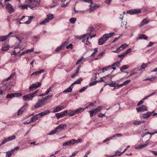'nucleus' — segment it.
<instances>
[{
    "label": "nucleus",
    "instance_id": "15",
    "mask_svg": "<svg viewBox=\"0 0 157 157\" xmlns=\"http://www.w3.org/2000/svg\"><path fill=\"white\" fill-rule=\"evenodd\" d=\"M136 110L137 112H144L145 111L147 110V107L144 105H143L141 107L136 108Z\"/></svg>",
    "mask_w": 157,
    "mask_h": 157
},
{
    "label": "nucleus",
    "instance_id": "64",
    "mask_svg": "<svg viewBox=\"0 0 157 157\" xmlns=\"http://www.w3.org/2000/svg\"><path fill=\"white\" fill-rule=\"evenodd\" d=\"M14 97H19L21 96L22 94L20 93H13Z\"/></svg>",
    "mask_w": 157,
    "mask_h": 157
},
{
    "label": "nucleus",
    "instance_id": "25",
    "mask_svg": "<svg viewBox=\"0 0 157 157\" xmlns=\"http://www.w3.org/2000/svg\"><path fill=\"white\" fill-rule=\"evenodd\" d=\"M73 88V87L72 86V85H71L69 87L67 88V89L64 90L63 91V92L66 93L71 92L72 91Z\"/></svg>",
    "mask_w": 157,
    "mask_h": 157
},
{
    "label": "nucleus",
    "instance_id": "8",
    "mask_svg": "<svg viewBox=\"0 0 157 157\" xmlns=\"http://www.w3.org/2000/svg\"><path fill=\"white\" fill-rule=\"evenodd\" d=\"M68 113V111L67 110H64L60 113H56L55 114L56 117L58 119L60 117H63L67 115Z\"/></svg>",
    "mask_w": 157,
    "mask_h": 157
},
{
    "label": "nucleus",
    "instance_id": "46",
    "mask_svg": "<svg viewBox=\"0 0 157 157\" xmlns=\"http://www.w3.org/2000/svg\"><path fill=\"white\" fill-rule=\"evenodd\" d=\"M122 136V135L121 133H117L113 135L112 137V138L115 137H121Z\"/></svg>",
    "mask_w": 157,
    "mask_h": 157
},
{
    "label": "nucleus",
    "instance_id": "4",
    "mask_svg": "<svg viewBox=\"0 0 157 157\" xmlns=\"http://www.w3.org/2000/svg\"><path fill=\"white\" fill-rule=\"evenodd\" d=\"M40 0H28V6L32 9L39 5Z\"/></svg>",
    "mask_w": 157,
    "mask_h": 157
},
{
    "label": "nucleus",
    "instance_id": "11",
    "mask_svg": "<svg viewBox=\"0 0 157 157\" xmlns=\"http://www.w3.org/2000/svg\"><path fill=\"white\" fill-rule=\"evenodd\" d=\"M141 12V11L140 9H132L131 10L127 11V13L130 14H134L140 13Z\"/></svg>",
    "mask_w": 157,
    "mask_h": 157
},
{
    "label": "nucleus",
    "instance_id": "12",
    "mask_svg": "<svg viewBox=\"0 0 157 157\" xmlns=\"http://www.w3.org/2000/svg\"><path fill=\"white\" fill-rule=\"evenodd\" d=\"M6 9L8 10V12L10 13H11L14 10V9L12 5L9 3H7L6 4Z\"/></svg>",
    "mask_w": 157,
    "mask_h": 157
},
{
    "label": "nucleus",
    "instance_id": "35",
    "mask_svg": "<svg viewBox=\"0 0 157 157\" xmlns=\"http://www.w3.org/2000/svg\"><path fill=\"white\" fill-rule=\"evenodd\" d=\"M13 153V150L12 149L10 151H8L6 153V156H7V157H10Z\"/></svg>",
    "mask_w": 157,
    "mask_h": 157
},
{
    "label": "nucleus",
    "instance_id": "31",
    "mask_svg": "<svg viewBox=\"0 0 157 157\" xmlns=\"http://www.w3.org/2000/svg\"><path fill=\"white\" fill-rule=\"evenodd\" d=\"M147 37L144 34L141 35L139 37V39H140L147 40Z\"/></svg>",
    "mask_w": 157,
    "mask_h": 157
},
{
    "label": "nucleus",
    "instance_id": "18",
    "mask_svg": "<svg viewBox=\"0 0 157 157\" xmlns=\"http://www.w3.org/2000/svg\"><path fill=\"white\" fill-rule=\"evenodd\" d=\"M64 109L63 106H58L55 109L52 111L53 113H56L60 111L62 109Z\"/></svg>",
    "mask_w": 157,
    "mask_h": 157
},
{
    "label": "nucleus",
    "instance_id": "60",
    "mask_svg": "<svg viewBox=\"0 0 157 157\" xmlns=\"http://www.w3.org/2000/svg\"><path fill=\"white\" fill-rule=\"evenodd\" d=\"M34 51V48H32L30 49H28L25 51L26 53H28L29 52H33Z\"/></svg>",
    "mask_w": 157,
    "mask_h": 157
},
{
    "label": "nucleus",
    "instance_id": "63",
    "mask_svg": "<svg viewBox=\"0 0 157 157\" xmlns=\"http://www.w3.org/2000/svg\"><path fill=\"white\" fill-rule=\"evenodd\" d=\"M66 48L67 49L70 48L71 49L73 48V44H70L66 46Z\"/></svg>",
    "mask_w": 157,
    "mask_h": 157
},
{
    "label": "nucleus",
    "instance_id": "27",
    "mask_svg": "<svg viewBox=\"0 0 157 157\" xmlns=\"http://www.w3.org/2000/svg\"><path fill=\"white\" fill-rule=\"evenodd\" d=\"M29 19L28 21L23 23L25 24H29L31 22L32 20L34 18V17L33 16H29Z\"/></svg>",
    "mask_w": 157,
    "mask_h": 157
},
{
    "label": "nucleus",
    "instance_id": "43",
    "mask_svg": "<svg viewBox=\"0 0 157 157\" xmlns=\"http://www.w3.org/2000/svg\"><path fill=\"white\" fill-rule=\"evenodd\" d=\"M155 94V92H154L152 94H149V95H148V96L145 97L143 99L144 100V101L145 100L147 99L148 98L154 95Z\"/></svg>",
    "mask_w": 157,
    "mask_h": 157
},
{
    "label": "nucleus",
    "instance_id": "6",
    "mask_svg": "<svg viewBox=\"0 0 157 157\" xmlns=\"http://www.w3.org/2000/svg\"><path fill=\"white\" fill-rule=\"evenodd\" d=\"M41 86L40 82H36L32 84L29 87V90L30 91L35 90Z\"/></svg>",
    "mask_w": 157,
    "mask_h": 157
},
{
    "label": "nucleus",
    "instance_id": "44",
    "mask_svg": "<svg viewBox=\"0 0 157 157\" xmlns=\"http://www.w3.org/2000/svg\"><path fill=\"white\" fill-rule=\"evenodd\" d=\"M129 67V66L128 65H125L122 66L121 67V68L120 69L121 70H122V69L123 70H126Z\"/></svg>",
    "mask_w": 157,
    "mask_h": 157
},
{
    "label": "nucleus",
    "instance_id": "36",
    "mask_svg": "<svg viewBox=\"0 0 157 157\" xmlns=\"http://www.w3.org/2000/svg\"><path fill=\"white\" fill-rule=\"evenodd\" d=\"M90 113V116L91 117L94 116L97 113L96 111H94V110H90L89 111Z\"/></svg>",
    "mask_w": 157,
    "mask_h": 157
},
{
    "label": "nucleus",
    "instance_id": "23",
    "mask_svg": "<svg viewBox=\"0 0 157 157\" xmlns=\"http://www.w3.org/2000/svg\"><path fill=\"white\" fill-rule=\"evenodd\" d=\"M54 18V15L52 14H49L47 15L46 19H47L48 21L49 22L52 20Z\"/></svg>",
    "mask_w": 157,
    "mask_h": 157
},
{
    "label": "nucleus",
    "instance_id": "38",
    "mask_svg": "<svg viewBox=\"0 0 157 157\" xmlns=\"http://www.w3.org/2000/svg\"><path fill=\"white\" fill-rule=\"evenodd\" d=\"M16 138V136L15 135H13L11 136H9V137L6 138L7 140L8 141H11L13 140H14Z\"/></svg>",
    "mask_w": 157,
    "mask_h": 157
},
{
    "label": "nucleus",
    "instance_id": "41",
    "mask_svg": "<svg viewBox=\"0 0 157 157\" xmlns=\"http://www.w3.org/2000/svg\"><path fill=\"white\" fill-rule=\"evenodd\" d=\"M14 97L13 93L11 94H8L7 95L6 98H12Z\"/></svg>",
    "mask_w": 157,
    "mask_h": 157
},
{
    "label": "nucleus",
    "instance_id": "33",
    "mask_svg": "<svg viewBox=\"0 0 157 157\" xmlns=\"http://www.w3.org/2000/svg\"><path fill=\"white\" fill-rule=\"evenodd\" d=\"M8 37L6 35L0 36V41L3 42L6 40Z\"/></svg>",
    "mask_w": 157,
    "mask_h": 157
},
{
    "label": "nucleus",
    "instance_id": "45",
    "mask_svg": "<svg viewBox=\"0 0 157 157\" xmlns=\"http://www.w3.org/2000/svg\"><path fill=\"white\" fill-rule=\"evenodd\" d=\"M103 107L102 106H100L96 108L94 110V111H96V113H98L100 110Z\"/></svg>",
    "mask_w": 157,
    "mask_h": 157
},
{
    "label": "nucleus",
    "instance_id": "50",
    "mask_svg": "<svg viewBox=\"0 0 157 157\" xmlns=\"http://www.w3.org/2000/svg\"><path fill=\"white\" fill-rule=\"evenodd\" d=\"M29 7L28 5V4L26 5H21L19 6V7L21 8L22 9H25Z\"/></svg>",
    "mask_w": 157,
    "mask_h": 157
},
{
    "label": "nucleus",
    "instance_id": "52",
    "mask_svg": "<svg viewBox=\"0 0 157 157\" xmlns=\"http://www.w3.org/2000/svg\"><path fill=\"white\" fill-rule=\"evenodd\" d=\"M87 86H86L84 87H82V89H81L79 91V92L80 93H81L85 91L87 88Z\"/></svg>",
    "mask_w": 157,
    "mask_h": 157
},
{
    "label": "nucleus",
    "instance_id": "54",
    "mask_svg": "<svg viewBox=\"0 0 157 157\" xmlns=\"http://www.w3.org/2000/svg\"><path fill=\"white\" fill-rule=\"evenodd\" d=\"M131 82V80L130 79H128L125 81L123 83L124 86L127 85L128 84Z\"/></svg>",
    "mask_w": 157,
    "mask_h": 157
},
{
    "label": "nucleus",
    "instance_id": "62",
    "mask_svg": "<svg viewBox=\"0 0 157 157\" xmlns=\"http://www.w3.org/2000/svg\"><path fill=\"white\" fill-rule=\"evenodd\" d=\"M13 33L12 32H10L8 35H6V36L8 38L9 36H11V37H14L15 36V35L13 34L12 35H11Z\"/></svg>",
    "mask_w": 157,
    "mask_h": 157
},
{
    "label": "nucleus",
    "instance_id": "40",
    "mask_svg": "<svg viewBox=\"0 0 157 157\" xmlns=\"http://www.w3.org/2000/svg\"><path fill=\"white\" fill-rule=\"evenodd\" d=\"M111 67L110 66H108L107 67H105L102 68V72L103 73L104 71V70L106 71L108 70V69H111Z\"/></svg>",
    "mask_w": 157,
    "mask_h": 157
},
{
    "label": "nucleus",
    "instance_id": "20",
    "mask_svg": "<svg viewBox=\"0 0 157 157\" xmlns=\"http://www.w3.org/2000/svg\"><path fill=\"white\" fill-rule=\"evenodd\" d=\"M151 116V113L150 112H148L147 113L142 115V117L144 119H147Z\"/></svg>",
    "mask_w": 157,
    "mask_h": 157
},
{
    "label": "nucleus",
    "instance_id": "51",
    "mask_svg": "<svg viewBox=\"0 0 157 157\" xmlns=\"http://www.w3.org/2000/svg\"><path fill=\"white\" fill-rule=\"evenodd\" d=\"M8 142V141L7 140V138H5L4 140H3L2 141L1 144H0V146L5 144V143H6V142Z\"/></svg>",
    "mask_w": 157,
    "mask_h": 157
},
{
    "label": "nucleus",
    "instance_id": "30",
    "mask_svg": "<svg viewBox=\"0 0 157 157\" xmlns=\"http://www.w3.org/2000/svg\"><path fill=\"white\" fill-rule=\"evenodd\" d=\"M138 71H139V68H138L135 69L131 72L130 74L131 75H133L137 73Z\"/></svg>",
    "mask_w": 157,
    "mask_h": 157
},
{
    "label": "nucleus",
    "instance_id": "9",
    "mask_svg": "<svg viewBox=\"0 0 157 157\" xmlns=\"http://www.w3.org/2000/svg\"><path fill=\"white\" fill-rule=\"evenodd\" d=\"M128 46V45L126 44H124L121 45L119 47L117 48V50L114 51V52L118 53L124 49Z\"/></svg>",
    "mask_w": 157,
    "mask_h": 157
},
{
    "label": "nucleus",
    "instance_id": "39",
    "mask_svg": "<svg viewBox=\"0 0 157 157\" xmlns=\"http://www.w3.org/2000/svg\"><path fill=\"white\" fill-rule=\"evenodd\" d=\"M76 21V18L72 17L70 18L69 20L71 24H74L75 23Z\"/></svg>",
    "mask_w": 157,
    "mask_h": 157
},
{
    "label": "nucleus",
    "instance_id": "26",
    "mask_svg": "<svg viewBox=\"0 0 157 157\" xmlns=\"http://www.w3.org/2000/svg\"><path fill=\"white\" fill-rule=\"evenodd\" d=\"M145 121H135L133 123V124L134 125H138L144 123Z\"/></svg>",
    "mask_w": 157,
    "mask_h": 157
},
{
    "label": "nucleus",
    "instance_id": "48",
    "mask_svg": "<svg viewBox=\"0 0 157 157\" xmlns=\"http://www.w3.org/2000/svg\"><path fill=\"white\" fill-rule=\"evenodd\" d=\"M56 132H58L57 131H56V129L53 130L51 132L49 133V135H53L54 134L56 133Z\"/></svg>",
    "mask_w": 157,
    "mask_h": 157
},
{
    "label": "nucleus",
    "instance_id": "1",
    "mask_svg": "<svg viewBox=\"0 0 157 157\" xmlns=\"http://www.w3.org/2000/svg\"><path fill=\"white\" fill-rule=\"evenodd\" d=\"M13 75V74H12L10 77L2 81L1 84L2 85V88L4 90L8 91L10 90L11 86L10 84V82H8V81L10 79L11 77Z\"/></svg>",
    "mask_w": 157,
    "mask_h": 157
},
{
    "label": "nucleus",
    "instance_id": "13",
    "mask_svg": "<svg viewBox=\"0 0 157 157\" xmlns=\"http://www.w3.org/2000/svg\"><path fill=\"white\" fill-rule=\"evenodd\" d=\"M87 35L88 34L84 35L82 37V39H83L82 42H83L86 45H89L90 42L88 41L89 37H86Z\"/></svg>",
    "mask_w": 157,
    "mask_h": 157
},
{
    "label": "nucleus",
    "instance_id": "59",
    "mask_svg": "<svg viewBox=\"0 0 157 157\" xmlns=\"http://www.w3.org/2000/svg\"><path fill=\"white\" fill-rule=\"evenodd\" d=\"M62 48V46L61 45L59 47H57L55 50V51L56 52H58L61 50V49Z\"/></svg>",
    "mask_w": 157,
    "mask_h": 157
},
{
    "label": "nucleus",
    "instance_id": "49",
    "mask_svg": "<svg viewBox=\"0 0 157 157\" xmlns=\"http://www.w3.org/2000/svg\"><path fill=\"white\" fill-rule=\"evenodd\" d=\"M9 48V46L7 45L4 47H3L2 48V51H6L8 50Z\"/></svg>",
    "mask_w": 157,
    "mask_h": 157
},
{
    "label": "nucleus",
    "instance_id": "37",
    "mask_svg": "<svg viewBox=\"0 0 157 157\" xmlns=\"http://www.w3.org/2000/svg\"><path fill=\"white\" fill-rule=\"evenodd\" d=\"M126 56V54L125 53H124L122 54L119 55L118 56V57L121 58V60H120V61H121L123 58L125 57V56Z\"/></svg>",
    "mask_w": 157,
    "mask_h": 157
},
{
    "label": "nucleus",
    "instance_id": "24",
    "mask_svg": "<svg viewBox=\"0 0 157 157\" xmlns=\"http://www.w3.org/2000/svg\"><path fill=\"white\" fill-rule=\"evenodd\" d=\"M83 79L82 78H80L76 80L74 83L72 84V85H73L75 84H79L81 83Z\"/></svg>",
    "mask_w": 157,
    "mask_h": 157
},
{
    "label": "nucleus",
    "instance_id": "34",
    "mask_svg": "<svg viewBox=\"0 0 157 157\" xmlns=\"http://www.w3.org/2000/svg\"><path fill=\"white\" fill-rule=\"evenodd\" d=\"M156 78L155 76H153L151 78H147L145 79H144L143 80V81H147L149 80L151 81H153Z\"/></svg>",
    "mask_w": 157,
    "mask_h": 157
},
{
    "label": "nucleus",
    "instance_id": "32",
    "mask_svg": "<svg viewBox=\"0 0 157 157\" xmlns=\"http://www.w3.org/2000/svg\"><path fill=\"white\" fill-rule=\"evenodd\" d=\"M121 62V61H120V60L119 61L116 62L115 63H113L111 65H110V66H111V67H113L114 66H116L117 67H119L120 66V62Z\"/></svg>",
    "mask_w": 157,
    "mask_h": 157
},
{
    "label": "nucleus",
    "instance_id": "56",
    "mask_svg": "<svg viewBox=\"0 0 157 157\" xmlns=\"http://www.w3.org/2000/svg\"><path fill=\"white\" fill-rule=\"evenodd\" d=\"M82 141V139L81 138L79 139L78 140H75L74 139V141L75 144V143H78L79 142H81Z\"/></svg>",
    "mask_w": 157,
    "mask_h": 157
},
{
    "label": "nucleus",
    "instance_id": "42",
    "mask_svg": "<svg viewBox=\"0 0 157 157\" xmlns=\"http://www.w3.org/2000/svg\"><path fill=\"white\" fill-rule=\"evenodd\" d=\"M48 22H49L48 21L47 19L46 18L44 20L42 21L41 22H40V24L41 25H44L46 23H48Z\"/></svg>",
    "mask_w": 157,
    "mask_h": 157
},
{
    "label": "nucleus",
    "instance_id": "57",
    "mask_svg": "<svg viewBox=\"0 0 157 157\" xmlns=\"http://www.w3.org/2000/svg\"><path fill=\"white\" fill-rule=\"evenodd\" d=\"M83 57H81L80 59L76 63V65H78L81 62H82V61L83 60Z\"/></svg>",
    "mask_w": 157,
    "mask_h": 157
},
{
    "label": "nucleus",
    "instance_id": "14",
    "mask_svg": "<svg viewBox=\"0 0 157 157\" xmlns=\"http://www.w3.org/2000/svg\"><path fill=\"white\" fill-rule=\"evenodd\" d=\"M67 127V125L65 124H61L59 125L56 128V131L59 132L63 129L64 128Z\"/></svg>",
    "mask_w": 157,
    "mask_h": 157
},
{
    "label": "nucleus",
    "instance_id": "61",
    "mask_svg": "<svg viewBox=\"0 0 157 157\" xmlns=\"http://www.w3.org/2000/svg\"><path fill=\"white\" fill-rule=\"evenodd\" d=\"M52 96V95H48L43 98L42 99L45 102V101L47 100L49 98V97H51Z\"/></svg>",
    "mask_w": 157,
    "mask_h": 157
},
{
    "label": "nucleus",
    "instance_id": "53",
    "mask_svg": "<svg viewBox=\"0 0 157 157\" xmlns=\"http://www.w3.org/2000/svg\"><path fill=\"white\" fill-rule=\"evenodd\" d=\"M69 145H72L74 144H75L74 139H72L71 140H69L68 141Z\"/></svg>",
    "mask_w": 157,
    "mask_h": 157
},
{
    "label": "nucleus",
    "instance_id": "47",
    "mask_svg": "<svg viewBox=\"0 0 157 157\" xmlns=\"http://www.w3.org/2000/svg\"><path fill=\"white\" fill-rule=\"evenodd\" d=\"M69 42V41L68 40H67L66 41L64 42L61 45L62 47H64Z\"/></svg>",
    "mask_w": 157,
    "mask_h": 157
},
{
    "label": "nucleus",
    "instance_id": "5",
    "mask_svg": "<svg viewBox=\"0 0 157 157\" xmlns=\"http://www.w3.org/2000/svg\"><path fill=\"white\" fill-rule=\"evenodd\" d=\"M85 109V108H80L75 110L71 111L70 112H69L68 113H67V114L70 117L73 116L75 115L82 112V111H84Z\"/></svg>",
    "mask_w": 157,
    "mask_h": 157
},
{
    "label": "nucleus",
    "instance_id": "16",
    "mask_svg": "<svg viewBox=\"0 0 157 157\" xmlns=\"http://www.w3.org/2000/svg\"><path fill=\"white\" fill-rule=\"evenodd\" d=\"M33 98V96H32L31 94L23 96V99L24 101H26L27 100H31Z\"/></svg>",
    "mask_w": 157,
    "mask_h": 157
},
{
    "label": "nucleus",
    "instance_id": "55",
    "mask_svg": "<svg viewBox=\"0 0 157 157\" xmlns=\"http://www.w3.org/2000/svg\"><path fill=\"white\" fill-rule=\"evenodd\" d=\"M97 81H94L92 82H90L89 84V86H91L95 85L97 82Z\"/></svg>",
    "mask_w": 157,
    "mask_h": 157
},
{
    "label": "nucleus",
    "instance_id": "7",
    "mask_svg": "<svg viewBox=\"0 0 157 157\" xmlns=\"http://www.w3.org/2000/svg\"><path fill=\"white\" fill-rule=\"evenodd\" d=\"M45 103V102L42 99L38 100L35 105V108L36 109L39 108L44 105Z\"/></svg>",
    "mask_w": 157,
    "mask_h": 157
},
{
    "label": "nucleus",
    "instance_id": "29",
    "mask_svg": "<svg viewBox=\"0 0 157 157\" xmlns=\"http://www.w3.org/2000/svg\"><path fill=\"white\" fill-rule=\"evenodd\" d=\"M25 109V108H24V107H22L17 112V115H19L21 114Z\"/></svg>",
    "mask_w": 157,
    "mask_h": 157
},
{
    "label": "nucleus",
    "instance_id": "17",
    "mask_svg": "<svg viewBox=\"0 0 157 157\" xmlns=\"http://www.w3.org/2000/svg\"><path fill=\"white\" fill-rule=\"evenodd\" d=\"M149 20L147 18H145L143 19L140 23V26L141 27L144 25L147 24L149 22Z\"/></svg>",
    "mask_w": 157,
    "mask_h": 157
},
{
    "label": "nucleus",
    "instance_id": "28",
    "mask_svg": "<svg viewBox=\"0 0 157 157\" xmlns=\"http://www.w3.org/2000/svg\"><path fill=\"white\" fill-rule=\"evenodd\" d=\"M149 63H143L141 66L140 69H139V71L145 68L146 67H147V66L148 65Z\"/></svg>",
    "mask_w": 157,
    "mask_h": 157
},
{
    "label": "nucleus",
    "instance_id": "10",
    "mask_svg": "<svg viewBox=\"0 0 157 157\" xmlns=\"http://www.w3.org/2000/svg\"><path fill=\"white\" fill-rule=\"evenodd\" d=\"M100 7V6L97 4H91L90 7L89 8V12H91L95 10L96 9Z\"/></svg>",
    "mask_w": 157,
    "mask_h": 157
},
{
    "label": "nucleus",
    "instance_id": "58",
    "mask_svg": "<svg viewBox=\"0 0 157 157\" xmlns=\"http://www.w3.org/2000/svg\"><path fill=\"white\" fill-rule=\"evenodd\" d=\"M82 1L85 2H88L91 4H93L92 0H82Z\"/></svg>",
    "mask_w": 157,
    "mask_h": 157
},
{
    "label": "nucleus",
    "instance_id": "19",
    "mask_svg": "<svg viewBox=\"0 0 157 157\" xmlns=\"http://www.w3.org/2000/svg\"><path fill=\"white\" fill-rule=\"evenodd\" d=\"M148 142H147V141H146V144H144L143 145H140L136 147H135V148L136 149H142L143 148L147 146L148 145Z\"/></svg>",
    "mask_w": 157,
    "mask_h": 157
},
{
    "label": "nucleus",
    "instance_id": "3",
    "mask_svg": "<svg viewBox=\"0 0 157 157\" xmlns=\"http://www.w3.org/2000/svg\"><path fill=\"white\" fill-rule=\"evenodd\" d=\"M50 112L49 110H47L36 115L31 118L30 122H34L37 120L39 118L44 115L49 114Z\"/></svg>",
    "mask_w": 157,
    "mask_h": 157
},
{
    "label": "nucleus",
    "instance_id": "21",
    "mask_svg": "<svg viewBox=\"0 0 157 157\" xmlns=\"http://www.w3.org/2000/svg\"><path fill=\"white\" fill-rule=\"evenodd\" d=\"M44 69H42L39 71H35V72L32 73L31 74V76H32L33 75H38L41 74L42 73H43V72H44Z\"/></svg>",
    "mask_w": 157,
    "mask_h": 157
},
{
    "label": "nucleus",
    "instance_id": "22",
    "mask_svg": "<svg viewBox=\"0 0 157 157\" xmlns=\"http://www.w3.org/2000/svg\"><path fill=\"white\" fill-rule=\"evenodd\" d=\"M109 85L110 87H113L118 88V84H117L115 82L112 81L111 82Z\"/></svg>",
    "mask_w": 157,
    "mask_h": 157
},
{
    "label": "nucleus",
    "instance_id": "2",
    "mask_svg": "<svg viewBox=\"0 0 157 157\" xmlns=\"http://www.w3.org/2000/svg\"><path fill=\"white\" fill-rule=\"evenodd\" d=\"M115 34L113 32L103 35V36L99 40L98 42L99 45L103 44L109 38L114 35Z\"/></svg>",
    "mask_w": 157,
    "mask_h": 157
}]
</instances>
